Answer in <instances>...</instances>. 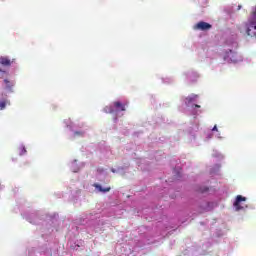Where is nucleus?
<instances>
[{
    "instance_id": "obj_6",
    "label": "nucleus",
    "mask_w": 256,
    "mask_h": 256,
    "mask_svg": "<svg viewBox=\"0 0 256 256\" xmlns=\"http://www.w3.org/2000/svg\"><path fill=\"white\" fill-rule=\"evenodd\" d=\"M0 63L4 67H11V60H9V58H7V57H1L0 58Z\"/></svg>"
},
{
    "instance_id": "obj_10",
    "label": "nucleus",
    "mask_w": 256,
    "mask_h": 256,
    "mask_svg": "<svg viewBox=\"0 0 256 256\" xmlns=\"http://www.w3.org/2000/svg\"><path fill=\"white\" fill-rule=\"evenodd\" d=\"M206 191H209V188H204L203 190H200V193H205Z\"/></svg>"
},
{
    "instance_id": "obj_8",
    "label": "nucleus",
    "mask_w": 256,
    "mask_h": 256,
    "mask_svg": "<svg viewBox=\"0 0 256 256\" xmlns=\"http://www.w3.org/2000/svg\"><path fill=\"white\" fill-rule=\"evenodd\" d=\"M106 113H114L113 108L106 107L105 108Z\"/></svg>"
},
{
    "instance_id": "obj_3",
    "label": "nucleus",
    "mask_w": 256,
    "mask_h": 256,
    "mask_svg": "<svg viewBox=\"0 0 256 256\" xmlns=\"http://www.w3.org/2000/svg\"><path fill=\"white\" fill-rule=\"evenodd\" d=\"M241 201H247V198H245L241 195H238L236 197V200L234 202V207L236 208L237 211H240V209H243V207H241V205H240Z\"/></svg>"
},
{
    "instance_id": "obj_2",
    "label": "nucleus",
    "mask_w": 256,
    "mask_h": 256,
    "mask_svg": "<svg viewBox=\"0 0 256 256\" xmlns=\"http://www.w3.org/2000/svg\"><path fill=\"white\" fill-rule=\"evenodd\" d=\"M212 28L213 26L211 24L204 21H200L194 26V29L197 31H209Z\"/></svg>"
},
{
    "instance_id": "obj_1",
    "label": "nucleus",
    "mask_w": 256,
    "mask_h": 256,
    "mask_svg": "<svg viewBox=\"0 0 256 256\" xmlns=\"http://www.w3.org/2000/svg\"><path fill=\"white\" fill-rule=\"evenodd\" d=\"M248 37H255L256 35V7L252 12L251 18L246 22L242 28Z\"/></svg>"
},
{
    "instance_id": "obj_7",
    "label": "nucleus",
    "mask_w": 256,
    "mask_h": 256,
    "mask_svg": "<svg viewBox=\"0 0 256 256\" xmlns=\"http://www.w3.org/2000/svg\"><path fill=\"white\" fill-rule=\"evenodd\" d=\"M197 99V95L188 96L185 98L186 105H189V103H193Z\"/></svg>"
},
{
    "instance_id": "obj_9",
    "label": "nucleus",
    "mask_w": 256,
    "mask_h": 256,
    "mask_svg": "<svg viewBox=\"0 0 256 256\" xmlns=\"http://www.w3.org/2000/svg\"><path fill=\"white\" fill-rule=\"evenodd\" d=\"M0 109H5V102H0Z\"/></svg>"
},
{
    "instance_id": "obj_5",
    "label": "nucleus",
    "mask_w": 256,
    "mask_h": 256,
    "mask_svg": "<svg viewBox=\"0 0 256 256\" xmlns=\"http://www.w3.org/2000/svg\"><path fill=\"white\" fill-rule=\"evenodd\" d=\"M93 187H95V189H98L100 193H109V191H111V187L103 188L101 184L97 183L93 184Z\"/></svg>"
},
{
    "instance_id": "obj_4",
    "label": "nucleus",
    "mask_w": 256,
    "mask_h": 256,
    "mask_svg": "<svg viewBox=\"0 0 256 256\" xmlns=\"http://www.w3.org/2000/svg\"><path fill=\"white\" fill-rule=\"evenodd\" d=\"M113 107L116 109V111H126L125 104L119 101L114 102Z\"/></svg>"
},
{
    "instance_id": "obj_14",
    "label": "nucleus",
    "mask_w": 256,
    "mask_h": 256,
    "mask_svg": "<svg viewBox=\"0 0 256 256\" xmlns=\"http://www.w3.org/2000/svg\"><path fill=\"white\" fill-rule=\"evenodd\" d=\"M238 9H241V6H238Z\"/></svg>"
},
{
    "instance_id": "obj_11",
    "label": "nucleus",
    "mask_w": 256,
    "mask_h": 256,
    "mask_svg": "<svg viewBox=\"0 0 256 256\" xmlns=\"http://www.w3.org/2000/svg\"><path fill=\"white\" fill-rule=\"evenodd\" d=\"M75 135H83V132H75Z\"/></svg>"
},
{
    "instance_id": "obj_13",
    "label": "nucleus",
    "mask_w": 256,
    "mask_h": 256,
    "mask_svg": "<svg viewBox=\"0 0 256 256\" xmlns=\"http://www.w3.org/2000/svg\"><path fill=\"white\" fill-rule=\"evenodd\" d=\"M195 107L199 109L201 106L196 104Z\"/></svg>"
},
{
    "instance_id": "obj_12",
    "label": "nucleus",
    "mask_w": 256,
    "mask_h": 256,
    "mask_svg": "<svg viewBox=\"0 0 256 256\" xmlns=\"http://www.w3.org/2000/svg\"><path fill=\"white\" fill-rule=\"evenodd\" d=\"M212 131H217V126H214V127L212 128Z\"/></svg>"
}]
</instances>
